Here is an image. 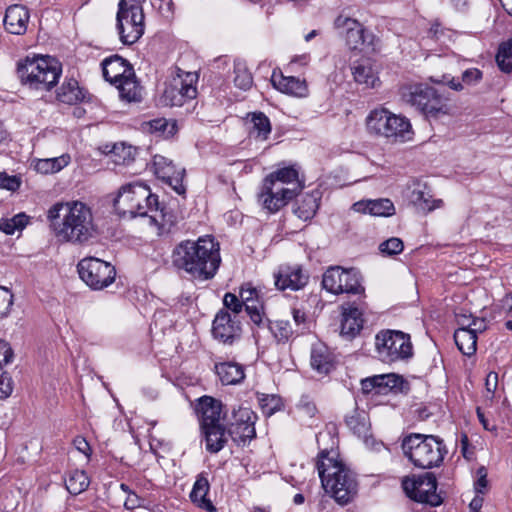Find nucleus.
I'll list each match as a JSON object with an SVG mask.
<instances>
[{
  "label": "nucleus",
  "instance_id": "obj_1",
  "mask_svg": "<svg viewBox=\"0 0 512 512\" xmlns=\"http://www.w3.org/2000/svg\"><path fill=\"white\" fill-rule=\"evenodd\" d=\"M171 259L178 271L192 279L207 281L216 275L221 264L220 245L211 236L183 240L174 247Z\"/></svg>",
  "mask_w": 512,
  "mask_h": 512
},
{
  "label": "nucleus",
  "instance_id": "obj_2",
  "mask_svg": "<svg viewBox=\"0 0 512 512\" xmlns=\"http://www.w3.org/2000/svg\"><path fill=\"white\" fill-rule=\"evenodd\" d=\"M47 218L55 236L64 242L84 244L97 234L91 209L79 201L54 204Z\"/></svg>",
  "mask_w": 512,
  "mask_h": 512
},
{
  "label": "nucleus",
  "instance_id": "obj_3",
  "mask_svg": "<svg viewBox=\"0 0 512 512\" xmlns=\"http://www.w3.org/2000/svg\"><path fill=\"white\" fill-rule=\"evenodd\" d=\"M316 468L323 489L338 504L346 505L351 502L358 493V481L356 474L338 460L333 452L323 449L316 461Z\"/></svg>",
  "mask_w": 512,
  "mask_h": 512
},
{
  "label": "nucleus",
  "instance_id": "obj_4",
  "mask_svg": "<svg viewBox=\"0 0 512 512\" xmlns=\"http://www.w3.org/2000/svg\"><path fill=\"white\" fill-rule=\"evenodd\" d=\"M16 74L21 84L29 89L50 91L59 81L62 65L51 56L26 57L17 63Z\"/></svg>",
  "mask_w": 512,
  "mask_h": 512
},
{
  "label": "nucleus",
  "instance_id": "obj_5",
  "mask_svg": "<svg viewBox=\"0 0 512 512\" xmlns=\"http://www.w3.org/2000/svg\"><path fill=\"white\" fill-rule=\"evenodd\" d=\"M401 446L409 461L422 469L440 466L447 453L443 440L434 435L411 433L403 439Z\"/></svg>",
  "mask_w": 512,
  "mask_h": 512
},
{
  "label": "nucleus",
  "instance_id": "obj_6",
  "mask_svg": "<svg viewBox=\"0 0 512 512\" xmlns=\"http://www.w3.org/2000/svg\"><path fill=\"white\" fill-rule=\"evenodd\" d=\"M375 349L380 361L392 364L407 361L413 356L409 334L400 330H381L375 336Z\"/></svg>",
  "mask_w": 512,
  "mask_h": 512
},
{
  "label": "nucleus",
  "instance_id": "obj_7",
  "mask_svg": "<svg viewBox=\"0 0 512 512\" xmlns=\"http://www.w3.org/2000/svg\"><path fill=\"white\" fill-rule=\"evenodd\" d=\"M366 126L371 134L392 141H405L411 133V124L408 119L385 108L372 110L366 118Z\"/></svg>",
  "mask_w": 512,
  "mask_h": 512
},
{
  "label": "nucleus",
  "instance_id": "obj_8",
  "mask_svg": "<svg viewBox=\"0 0 512 512\" xmlns=\"http://www.w3.org/2000/svg\"><path fill=\"white\" fill-rule=\"evenodd\" d=\"M402 98L427 118H436L448 111L446 98L437 89L427 85L416 84L403 87Z\"/></svg>",
  "mask_w": 512,
  "mask_h": 512
},
{
  "label": "nucleus",
  "instance_id": "obj_9",
  "mask_svg": "<svg viewBox=\"0 0 512 512\" xmlns=\"http://www.w3.org/2000/svg\"><path fill=\"white\" fill-rule=\"evenodd\" d=\"M116 20L120 41L124 45L136 43L144 34V13L140 3L128 6L126 0H120Z\"/></svg>",
  "mask_w": 512,
  "mask_h": 512
},
{
  "label": "nucleus",
  "instance_id": "obj_10",
  "mask_svg": "<svg viewBox=\"0 0 512 512\" xmlns=\"http://www.w3.org/2000/svg\"><path fill=\"white\" fill-rule=\"evenodd\" d=\"M362 277L354 268L344 269L340 266L329 267L323 274L322 287L335 295L348 293L365 298V288L361 284Z\"/></svg>",
  "mask_w": 512,
  "mask_h": 512
},
{
  "label": "nucleus",
  "instance_id": "obj_11",
  "mask_svg": "<svg viewBox=\"0 0 512 512\" xmlns=\"http://www.w3.org/2000/svg\"><path fill=\"white\" fill-rule=\"evenodd\" d=\"M77 269L80 278L93 290H102L115 281V267L96 257L82 259Z\"/></svg>",
  "mask_w": 512,
  "mask_h": 512
},
{
  "label": "nucleus",
  "instance_id": "obj_12",
  "mask_svg": "<svg viewBox=\"0 0 512 512\" xmlns=\"http://www.w3.org/2000/svg\"><path fill=\"white\" fill-rule=\"evenodd\" d=\"M402 487L407 496L420 503L438 506L442 499L437 494V480L433 473L426 472L422 475L405 477L402 480Z\"/></svg>",
  "mask_w": 512,
  "mask_h": 512
},
{
  "label": "nucleus",
  "instance_id": "obj_13",
  "mask_svg": "<svg viewBox=\"0 0 512 512\" xmlns=\"http://www.w3.org/2000/svg\"><path fill=\"white\" fill-rule=\"evenodd\" d=\"M334 24L339 34L345 37L350 49L361 51L373 49L374 35L367 32L356 19L339 15Z\"/></svg>",
  "mask_w": 512,
  "mask_h": 512
},
{
  "label": "nucleus",
  "instance_id": "obj_14",
  "mask_svg": "<svg viewBox=\"0 0 512 512\" xmlns=\"http://www.w3.org/2000/svg\"><path fill=\"white\" fill-rule=\"evenodd\" d=\"M256 413L249 407L239 406L233 409L228 434L238 445H245L256 437Z\"/></svg>",
  "mask_w": 512,
  "mask_h": 512
},
{
  "label": "nucleus",
  "instance_id": "obj_15",
  "mask_svg": "<svg viewBox=\"0 0 512 512\" xmlns=\"http://www.w3.org/2000/svg\"><path fill=\"white\" fill-rule=\"evenodd\" d=\"M193 75L187 73L186 79L180 76L174 78L165 86L160 97V104L163 106H182L187 100L194 99L197 95V88L193 85Z\"/></svg>",
  "mask_w": 512,
  "mask_h": 512
},
{
  "label": "nucleus",
  "instance_id": "obj_16",
  "mask_svg": "<svg viewBox=\"0 0 512 512\" xmlns=\"http://www.w3.org/2000/svg\"><path fill=\"white\" fill-rule=\"evenodd\" d=\"M367 309L364 299L358 298L354 302H346L341 306L340 335L346 339L355 338L363 329V314Z\"/></svg>",
  "mask_w": 512,
  "mask_h": 512
},
{
  "label": "nucleus",
  "instance_id": "obj_17",
  "mask_svg": "<svg viewBox=\"0 0 512 512\" xmlns=\"http://www.w3.org/2000/svg\"><path fill=\"white\" fill-rule=\"evenodd\" d=\"M152 168L157 178L169 185L178 195L185 194L186 186L183 183L185 176L184 168H177L172 160L162 155H155L153 157Z\"/></svg>",
  "mask_w": 512,
  "mask_h": 512
},
{
  "label": "nucleus",
  "instance_id": "obj_18",
  "mask_svg": "<svg viewBox=\"0 0 512 512\" xmlns=\"http://www.w3.org/2000/svg\"><path fill=\"white\" fill-rule=\"evenodd\" d=\"M241 333V323L236 316L232 317L224 309L216 314L212 323V335L215 340L226 345H232L240 339Z\"/></svg>",
  "mask_w": 512,
  "mask_h": 512
},
{
  "label": "nucleus",
  "instance_id": "obj_19",
  "mask_svg": "<svg viewBox=\"0 0 512 512\" xmlns=\"http://www.w3.org/2000/svg\"><path fill=\"white\" fill-rule=\"evenodd\" d=\"M405 384L403 377L397 374H380L362 379L361 390L365 395H386L389 392H402Z\"/></svg>",
  "mask_w": 512,
  "mask_h": 512
},
{
  "label": "nucleus",
  "instance_id": "obj_20",
  "mask_svg": "<svg viewBox=\"0 0 512 512\" xmlns=\"http://www.w3.org/2000/svg\"><path fill=\"white\" fill-rule=\"evenodd\" d=\"M239 297L252 323L258 328L264 327L267 323V316L260 291L251 283H244L240 287Z\"/></svg>",
  "mask_w": 512,
  "mask_h": 512
},
{
  "label": "nucleus",
  "instance_id": "obj_21",
  "mask_svg": "<svg viewBox=\"0 0 512 512\" xmlns=\"http://www.w3.org/2000/svg\"><path fill=\"white\" fill-rule=\"evenodd\" d=\"M309 281V274L300 265H281L274 273V283L278 290L290 289L298 291L303 289Z\"/></svg>",
  "mask_w": 512,
  "mask_h": 512
},
{
  "label": "nucleus",
  "instance_id": "obj_22",
  "mask_svg": "<svg viewBox=\"0 0 512 512\" xmlns=\"http://www.w3.org/2000/svg\"><path fill=\"white\" fill-rule=\"evenodd\" d=\"M101 66L104 79L114 85L127 76H134L132 65L119 55L105 58Z\"/></svg>",
  "mask_w": 512,
  "mask_h": 512
},
{
  "label": "nucleus",
  "instance_id": "obj_23",
  "mask_svg": "<svg viewBox=\"0 0 512 512\" xmlns=\"http://www.w3.org/2000/svg\"><path fill=\"white\" fill-rule=\"evenodd\" d=\"M136 193V182L124 185L118 192L117 197L114 200V209L121 217H136L137 208L139 209V203L137 202Z\"/></svg>",
  "mask_w": 512,
  "mask_h": 512
},
{
  "label": "nucleus",
  "instance_id": "obj_24",
  "mask_svg": "<svg viewBox=\"0 0 512 512\" xmlns=\"http://www.w3.org/2000/svg\"><path fill=\"white\" fill-rule=\"evenodd\" d=\"M30 19L28 9L19 4H14L6 9L4 17L5 29L15 35H23L27 30Z\"/></svg>",
  "mask_w": 512,
  "mask_h": 512
},
{
  "label": "nucleus",
  "instance_id": "obj_25",
  "mask_svg": "<svg viewBox=\"0 0 512 512\" xmlns=\"http://www.w3.org/2000/svg\"><path fill=\"white\" fill-rule=\"evenodd\" d=\"M222 408L221 401L216 400L209 396H204L200 399L198 410L201 414L200 426L201 428L222 424Z\"/></svg>",
  "mask_w": 512,
  "mask_h": 512
},
{
  "label": "nucleus",
  "instance_id": "obj_26",
  "mask_svg": "<svg viewBox=\"0 0 512 512\" xmlns=\"http://www.w3.org/2000/svg\"><path fill=\"white\" fill-rule=\"evenodd\" d=\"M271 82L273 86L282 93L296 97H304L307 95L306 81L297 77L284 76L282 73H276L274 71L271 76Z\"/></svg>",
  "mask_w": 512,
  "mask_h": 512
},
{
  "label": "nucleus",
  "instance_id": "obj_27",
  "mask_svg": "<svg viewBox=\"0 0 512 512\" xmlns=\"http://www.w3.org/2000/svg\"><path fill=\"white\" fill-rule=\"evenodd\" d=\"M352 209L355 212L382 217H389L395 213L393 202L387 198L361 200L354 203Z\"/></svg>",
  "mask_w": 512,
  "mask_h": 512
},
{
  "label": "nucleus",
  "instance_id": "obj_28",
  "mask_svg": "<svg viewBox=\"0 0 512 512\" xmlns=\"http://www.w3.org/2000/svg\"><path fill=\"white\" fill-rule=\"evenodd\" d=\"M320 200L321 193L319 190L302 194L295 202L294 214L301 220H311L319 208Z\"/></svg>",
  "mask_w": 512,
  "mask_h": 512
},
{
  "label": "nucleus",
  "instance_id": "obj_29",
  "mask_svg": "<svg viewBox=\"0 0 512 512\" xmlns=\"http://www.w3.org/2000/svg\"><path fill=\"white\" fill-rule=\"evenodd\" d=\"M204 435L206 450L210 453H218L227 443L228 436L223 424L201 428Z\"/></svg>",
  "mask_w": 512,
  "mask_h": 512
},
{
  "label": "nucleus",
  "instance_id": "obj_30",
  "mask_svg": "<svg viewBox=\"0 0 512 512\" xmlns=\"http://www.w3.org/2000/svg\"><path fill=\"white\" fill-rule=\"evenodd\" d=\"M354 80L367 88H375L379 83V77L369 60L358 61L351 67Z\"/></svg>",
  "mask_w": 512,
  "mask_h": 512
},
{
  "label": "nucleus",
  "instance_id": "obj_31",
  "mask_svg": "<svg viewBox=\"0 0 512 512\" xmlns=\"http://www.w3.org/2000/svg\"><path fill=\"white\" fill-rule=\"evenodd\" d=\"M135 196H137V202L139 203L137 216H149L150 213L158 211V197L152 194L145 184L136 182Z\"/></svg>",
  "mask_w": 512,
  "mask_h": 512
},
{
  "label": "nucleus",
  "instance_id": "obj_32",
  "mask_svg": "<svg viewBox=\"0 0 512 512\" xmlns=\"http://www.w3.org/2000/svg\"><path fill=\"white\" fill-rule=\"evenodd\" d=\"M410 201L417 209L423 212H431L443 205L441 199H432L431 191L425 185H418V187L413 189L410 195Z\"/></svg>",
  "mask_w": 512,
  "mask_h": 512
},
{
  "label": "nucleus",
  "instance_id": "obj_33",
  "mask_svg": "<svg viewBox=\"0 0 512 512\" xmlns=\"http://www.w3.org/2000/svg\"><path fill=\"white\" fill-rule=\"evenodd\" d=\"M215 370L224 385H235L245 378L244 367L235 362L216 364Z\"/></svg>",
  "mask_w": 512,
  "mask_h": 512
},
{
  "label": "nucleus",
  "instance_id": "obj_34",
  "mask_svg": "<svg viewBox=\"0 0 512 512\" xmlns=\"http://www.w3.org/2000/svg\"><path fill=\"white\" fill-rule=\"evenodd\" d=\"M84 98L85 93L74 78L66 79L57 91V99L64 104L74 105Z\"/></svg>",
  "mask_w": 512,
  "mask_h": 512
},
{
  "label": "nucleus",
  "instance_id": "obj_35",
  "mask_svg": "<svg viewBox=\"0 0 512 512\" xmlns=\"http://www.w3.org/2000/svg\"><path fill=\"white\" fill-rule=\"evenodd\" d=\"M311 366L321 374H328L333 368V356L323 344L314 345L311 351Z\"/></svg>",
  "mask_w": 512,
  "mask_h": 512
},
{
  "label": "nucleus",
  "instance_id": "obj_36",
  "mask_svg": "<svg viewBox=\"0 0 512 512\" xmlns=\"http://www.w3.org/2000/svg\"><path fill=\"white\" fill-rule=\"evenodd\" d=\"M272 193L266 190L264 186H260L258 192V202L262 206L263 209L267 210L269 213H276L285 205L288 204L292 198L284 196L280 193H276L271 190Z\"/></svg>",
  "mask_w": 512,
  "mask_h": 512
},
{
  "label": "nucleus",
  "instance_id": "obj_37",
  "mask_svg": "<svg viewBox=\"0 0 512 512\" xmlns=\"http://www.w3.org/2000/svg\"><path fill=\"white\" fill-rule=\"evenodd\" d=\"M345 423L354 434L366 436L370 430L369 415L365 410L355 407L353 411L345 417Z\"/></svg>",
  "mask_w": 512,
  "mask_h": 512
},
{
  "label": "nucleus",
  "instance_id": "obj_38",
  "mask_svg": "<svg viewBox=\"0 0 512 512\" xmlns=\"http://www.w3.org/2000/svg\"><path fill=\"white\" fill-rule=\"evenodd\" d=\"M210 489V484L203 474L197 476V479L193 485L192 491L190 493V498L192 502L197 503L200 507H203L209 511L215 510L213 504L209 499H207V494Z\"/></svg>",
  "mask_w": 512,
  "mask_h": 512
},
{
  "label": "nucleus",
  "instance_id": "obj_39",
  "mask_svg": "<svg viewBox=\"0 0 512 512\" xmlns=\"http://www.w3.org/2000/svg\"><path fill=\"white\" fill-rule=\"evenodd\" d=\"M118 88L121 98L128 102H138L141 100V87L134 76H127L115 84Z\"/></svg>",
  "mask_w": 512,
  "mask_h": 512
},
{
  "label": "nucleus",
  "instance_id": "obj_40",
  "mask_svg": "<svg viewBox=\"0 0 512 512\" xmlns=\"http://www.w3.org/2000/svg\"><path fill=\"white\" fill-rule=\"evenodd\" d=\"M454 340L458 349L466 356H471L477 349V336L470 330L456 329Z\"/></svg>",
  "mask_w": 512,
  "mask_h": 512
},
{
  "label": "nucleus",
  "instance_id": "obj_41",
  "mask_svg": "<svg viewBox=\"0 0 512 512\" xmlns=\"http://www.w3.org/2000/svg\"><path fill=\"white\" fill-rule=\"evenodd\" d=\"M265 327L270 330L278 344H286L294 334L291 324L287 320H276L272 322L267 318V323L263 328Z\"/></svg>",
  "mask_w": 512,
  "mask_h": 512
},
{
  "label": "nucleus",
  "instance_id": "obj_42",
  "mask_svg": "<svg viewBox=\"0 0 512 512\" xmlns=\"http://www.w3.org/2000/svg\"><path fill=\"white\" fill-rule=\"evenodd\" d=\"M90 480L83 470H72L65 480L66 489L72 495H78L84 492L89 486Z\"/></svg>",
  "mask_w": 512,
  "mask_h": 512
},
{
  "label": "nucleus",
  "instance_id": "obj_43",
  "mask_svg": "<svg viewBox=\"0 0 512 512\" xmlns=\"http://www.w3.org/2000/svg\"><path fill=\"white\" fill-rule=\"evenodd\" d=\"M70 157L61 155L54 158L39 159L36 161L35 170L41 174L56 173L69 164Z\"/></svg>",
  "mask_w": 512,
  "mask_h": 512
},
{
  "label": "nucleus",
  "instance_id": "obj_44",
  "mask_svg": "<svg viewBox=\"0 0 512 512\" xmlns=\"http://www.w3.org/2000/svg\"><path fill=\"white\" fill-rule=\"evenodd\" d=\"M251 122L253 124L251 135L257 140H266L271 133L269 118L262 112H254L252 113Z\"/></svg>",
  "mask_w": 512,
  "mask_h": 512
},
{
  "label": "nucleus",
  "instance_id": "obj_45",
  "mask_svg": "<svg viewBox=\"0 0 512 512\" xmlns=\"http://www.w3.org/2000/svg\"><path fill=\"white\" fill-rule=\"evenodd\" d=\"M156 214H151L149 217L158 225L159 234H169L176 226L177 217L172 211H168L165 208L158 209Z\"/></svg>",
  "mask_w": 512,
  "mask_h": 512
},
{
  "label": "nucleus",
  "instance_id": "obj_46",
  "mask_svg": "<svg viewBox=\"0 0 512 512\" xmlns=\"http://www.w3.org/2000/svg\"><path fill=\"white\" fill-rule=\"evenodd\" d=\"M275 178L290 188H297V194L302 190L303 185L299 180V172L294 166L279 168L271 172Z\"/></svg>",
  "mask_w": 512,
  "mask_h": 512
},
{
  "label": "nucleus",
  "instance_id": "obj_47",
  "mask_svg": "<svg viewBox=\"0 0 512 512\" xmlns=\"http://www.w3.org/2000/svg\"><path fill=\"white\" fill-rule=\"evenodd\" d=\"M29 219L24 212L13 217H3L0 219V230L7 235H13L16 231H22L28 225Z\"/></svg>",
  "mask_w": 512,
  "mask_h": 512
},
{
  "label": "nucleus",
  "instance_id": "obj_48",
  "mask_svg": "<svg viewBox=\"0 0 512 512\" xmlns=\"http://www.w3.org/2000/svg\"><path fill=\"white\" fill-rule=\"evenodd\" d=\"M261 185L264 186L266 190L269 191L270 193H272V190L276 193H280L292 199L297 196V188H290L286 186L285 184L280 182L278 178H275L272 174H268L263 179Z\"/></svg>",
  "mask_w": 512,
  "mask_h": 512
},
{
  "label": "nucleus",
  "instance_id": "obj_49",
  "mask_svg": "<svg viewBox=\"0 0 512 512\" xmlns=\"http://www.w3.org/2000/svg\"><path fill=\"white\" fill-rule=\"evenodd\" d=\"M496 62L501 71L512 72V38L499 46Z\"/></svg>",
  "mask_w": 512,
  "mask_h": 512
},
{
  "label": "nucleus",
  "instance_id": "obj_50",
  "mask_svg": "<svg viewBox=\"0 0 512 512\" xmlns=\"http://www.w3.org/2000/svg\"><path fill=\"white\" fill-rule=\"evenodd\" d=\"M234 84L242 90H248L253 84V77L244 63L237 61L234 64Z\"/></svg>",
  "mask_w": 512,
  "mask_h": 512
},
{
  "label": "nucleus",
  "instance_id": "obj_51",
  "mask_svg": "<svg viewBox=\"0 0 512 512\" xmlns=\"http://www.w3.org/2000/svg\"><path fill=\"white\" fill-rule=\"evenodd\" d=\"M455 32L451 29L445 28L439 22H434L431 24L427 32V37L431 38L441 44H447L448 42L453 41Z\"/></svg>",
  "mask_w": 512,
  "mask_h": 512
},
{
  "label": "nucleus",
  "instance_id": "obj_52",
  "mask_svg": "<svg viewBox=\"0 0 512 512\" xmlns=\"http://www.w3.org/2000/svg\"><path fill=\"white\" fill-rule=\"evenodd\" d=\"M258 402L262 412L267 416H271L283 406L282 399L274 394H261L258 397Z\"/></svg>",
  "mask_w": 512,
  "mask_h": 512
},
{
  "label": "nucleus",
  "instance_id": "obj_53",
  "mask_svg": "<svg viewBox=\"0 0 512 512\" xmlns=\"http://www.w3.org/2000/svg\"><path fill=\"white\" fill-rule=\"evenodd\" d=\"M147 124L149 125L151 132H159L165 137H171L177 131L176 122L167 120L165 118L153 119L149 121Z\"/></svg>",
  "mask_w": 512,
  "mask_h": 512
},
{
  "label": "nucleus",
  "instance_id": "obj_54",
  "mask_svg": "<svg viewBox=\"0 0 512 512\" xmlns=\"http://www.w3.org/2000/svg\"><path fill=\"white\" fill-rule=\"evenodd\" d=\"M135 149L124 143L115 144L111 153L115 157L114 162L117 164H129L134 158Z\"/></svg>",
  "mask_w": 512,
  "mask_h": 512
},
{
  "label": "nucleus",
  "instance_id": "obj_55",
  "mask_svg": "<svg viewBox=\"0 0 512 512\" xmlns=\"http://www.w3.org/2000/svg\"><path fill=\"white\" fill-rule=\"evenodd\" d=\"M404 245L401 239L392 237L379 245V250L385 255H397L403 251Z\"/></svg>",
  "mask_w": 512,
  "mask_h": 512
},
{
  "label": "nucleus",
  "instance_id": "obj_56",
  "mask_svg": "<svg viewBox=\"0 0 512 512\" xmlns=\"http://www.w3.org/2000/svg\"><path fill=\"white\" fill-rule=\"evenodd\" d=\"M297 409L301 417L313 418L317 413V407L309 396H302Z\"/></svg>",
  "mask_w": 512,
  "mask_h": 512
},
{
  "label": "nucleus",
  "instance_id": "obj_57",
  "mask_svg": "<svg viewBox=\"0 0 512 512\" xmlns=\"http://www.w3.org/2000/svg\"><path fill=\"white\" fill-rule=\"evenodd\" d=\"M13 305V294L5 287H0V317H6Z\"/></svg>",
  "mask_w": 512,
  "mask_h": 512
},
{
  "label": "nucleus",
  "instance_id": "obj_58",
  "mask_svg": "<svg viewBox=\"0 0 512 512\" xmlns=\"http://www.w3.org/2000/svg\"><path fill=\"white\" fill-rule=\"evenodd\" d=\"M223 304L224 307L227 309L226 311L230 310L235 314V316L242 311L244 306L241 298L239 299L238 296L230 292L224 295Z\"/></svg>",
  "mask_w": 512,
  "mask_h": 512
},
{
  "label": "nucleus",
  "instance_id": "obj_59",
  "mask_svg": "<svg viewBox=\"0 0 512 512\" xmlns=\"http://www.w3.org/2000/svg\"><path fill=\"white\" fill-rule=\"evenodd\" d=\"M482 76V71L477 68H469L465 70L461 75V81L462 84H464V89L479 83L482 79Z\"/></svg>",
  "mask_w": 512,
  "mask_h": 512
},
{
  "label": "nucleus",
  "instance_id": "obj_60",
  "mask_svg": "<svg viewBox=\"0 0 512 512\" xmlns=\"http://www.w3.org/2000/svg\"><path fill=\"white\" fill-rule=\"evenodd\" d=\"M498 386V374L496 372H489L485 379L486 398L493 399L494 392Z\"/></svg>",
  "mask_w": 512,
  "mask_h": 512
},
{
  "label": "nucleus",
  "instance_id": "obj_61",
  "mask_svg": "<svg viewBox=\"0 0 512 512\" xmlns=\"http://www.w3.org/2000/svg\"><path fill=\"white\" fill-rule=\"evenodd\" d=\"M20 181L15 176H9L5 172H0V188L15 191L19 188Z\"/></svg>",
  "mask_w": 512,
  "mask_h": 512
},
{
  "label": "nucleus",
  "instance_id": "obj_62",
  "mask_svg": "<svg viewBox=\"0 0 512 512\" xmlns=\"http://www.w3.org/2000/svg\"><path fill=\"white\" fill-rule=\"evenodd\" d=\"M478 479L476 480L474 484V489L477 494H484L487 486H488V480H487V473L484 467H481L477 471Z\"/></svg>",
  "mask_w": 512,
  "mask_h": 512
},
{
  "label": "nucleus",
  "instance_id": "obj_63",
  "mask_svg": "<svg viewBox=\"0 0 512 512\" xmlns=\"http://www.w3.org/2000/svg\"><path fill=\"white\" fill-rule=\"evenodd\" d=\"M11 393V378L3 373L0 375V400L7 398Z\"/></svg>",
  "mask_w": 512,
  "mask_h": 512
},
{
  "label": "nucleus",
  "instance_id": "obj_64",
  "mask_svg": "<svg viewBox=\"0 0 512 512\" xmlns=\"http://www.w3.org/2000/svg\"><path fill=\"white\" fill-rule=\"evenodd\" d=\"M440 82L448 85L451 89L455 91L464 90V84H462L461 78L459 79L451 77L449 75H443L442 80Z\"/></svg>",
  "mask_w": 512,
  "mask_h": 512
}]
</instances>
